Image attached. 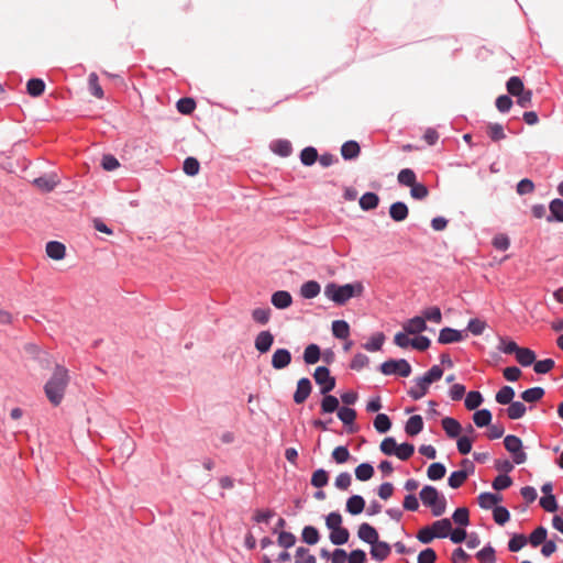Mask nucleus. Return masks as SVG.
<instances>
[{"instance_id": "1", "label": "nucleus", "mask_w": 563, "mask_h": 563, "mask_svg": "<svg viewBox=\"0 0 563 563\" xmlns=\"http://www.w3.org/2000/svg\"><path fill=\"white\" fill-rule=\"evenodd\" d=\"M364 292V285L361 282L338 285L329 283L324 287V296L339 306L345 305L351 298L361 297Z\"/></svg>"}, {"instance_id": "2", "label": "nucleus", "mask_w": 563, "mask_h": 563, "mask_svg": "<svg viewBox=\"0 0 563 563\" xmlns=\"http://www.w3.org/2000/svg\"><path fill=\"white\" fill-rule=\"evenodd\" d=\"M68 382L69 376L67 368L57 365L52 377L48 379L44 387L48 400L54 406H57L62 402Z\"/></svg>"}, {"instance_id": "3", "label": "nucleus", "mask_w": 563, "mask_h": 563, "mask_svg": "<svg viewBox=\"0 0 563 563\" xmlns=\"http://www.w3.org/2000/svg\"><path fill=\"white\" fill-rule=\"evenodd\" d=\"M443 369L439 365H433L423 376L413 379L415 385L408 390V395L413 400L424 397L429 390V386L441 379Z\"/></svg>"}, {"instance_id": "4", "label": "nucleus", "mask_w": 563, "mask_h": 563, "mask_svg": "<svg viewBox=\"0 0 563 563\" xmlns=\"http://www.w3.org/2000/svg\"><path fill=\"white\" fill-rule=\"evenodd\" d=\"M422 504L431 508L432 515L439 517L445 512L446 500L433 486H424L420 492Z\"/></svg>"}, {"instance_id": "5", "label": "nucleus", "mask_w": 563, "mask_h": 563, "mask_svg": "<svg viewBox=\"0 0 563 563\" xmlns=\"http://www.w3.org/2000/svg\"><path fill=\"white\" fill-rule=\"evenodd\" d=\"M507 91L509 95L517 98V103L521 108H529L532 104V91L525 89L523 81L517 77L512 76L508 79L507 84Z\"/></svg>"}, {"instance_id": "6", "label": "nucleus", "mask_w": 563, "mask_h": 563, "mask_svg": "<svg viewBox=\"0 0 563 563\" xmlns=\"http://www.w3.org/2000/svg\"><path fill=\"white\" fill-rule=\"evenodd\" d=\"M411 365L404 358L388 360L380 365V372L384 375H399L408 377L411 374Z\"/></svg>"}, {"instance_id": "7", "label": "nucleus", "mask_w": 563, "mask_h": 563, "mask_svg": "<svg viewBox=\"0 0 563 563\" xmlns=\"http://www.w3.org/2000/svg\"><path fill=\"white\" fill-rule=\"evenodd\" d=\"M506 450L512 454L516 464H522L527 460V454L522 451V441L516 435H507L504 439Z\"/></svg>"}, {"instance_id": "8", "label": "nucleus", "mask_w": 563, "mask_h": 563, "mask_svg": "<svg viewBox=\"0 0 563 563\" xmlns=\"http://www.w3.org/2000/svg\"><path fill=\"white\" fill-rule=\"evenodd\" d=\"M335 387V378L325 366H319V393L325 395Z\"/></svg>"}, {"instance_id": "9", "label": "nucleus", "mask_w": 563, "mask_h": 563, "mask_svg": "<svg viewBox=\"0 0 563 563\" xmlns=\"http://www.w3.org/2000/svg\"><path fill=\"white\" fill-rule=\"evenodd\" d=\"M274 343V335L271 331H261L254 340V346L260 354L267 353Z\"/></svg>"}, {"instance_id": "10", "label": "nucleus", "mask_w": 563, "mask_h": 563, "mask_svg": "<svg viewBox=\"0 0 563 563\" xmlns=\"http://www.w3.org/2000/svg\"><path fill=\"white\" fill-rule=\"evenodd\" d=\"M59 178L55 173H51L34 179V185L43 192L53 191L59 184Z\"/></svg>"}, {"instance_id": "11", "label": "nucleus", "mask_w": 563, "mask_h": 563, "mask_svg": "<svg viewBox=\"0 0 563 563\" xmlns=\"http://www.w3.org/2000/svg\"><path fill=\"white\" fill-rule=\"evenodd\" d=\"M312 390V384L309 378H300L294 394V401L298 405L303 404Z\"/></svg>"}, {"instance_id": "12", "label": "nucleus", "mask_w": 563, "mask_h": 563, "mask_svg": "<svg viewBox=\"0 0 563 563\" xmlns=\"http://www.w3.org/2000/svg\"><path fill=\"white\" fill-rule=\"evenodd\" d=\"M269 150L280 157H288L292 153V145L286 139H276L269 143Z\"/></svg>"}, {"instance_id": "13", "label": "nucleus", "mask_w": 563, "mask_h": 563, "mask_svg": "<svg viewBox=\"0 0 563 563\" xmlns=\"http://www.w3.org/2000/svg\"><path fill=\"white\" fill-rule=\"evenodd\" d=\"M291 362V353L287 349H277L272 356V366L275 369H283Z\"/></svg>"}, {"instance_id": "14", "label": "nucleus", "mask_w": 563, "mask_h": 563, "mask_svg": "<svg viewBox=\"0 0 563 563\" xmlns=\"http://www.w3.org/2000/svg\"><path fill=\"white\" fill-rule=\"evenodd\" d=\"M390 545L385 541L376 540V543L371 544V555L374 560L383 562L390 554Z\"/></svg>"}, {"instance_id": "15", "label": "nucleus", "mask_w": 563, "mask_h": 563, "mask_svg": "<svg viewBox=\"0 0 563 563\" xmlns=\"http://www.w3.org/2000/svg\"><path fill=\"white\" fill-rule=\"evenodd\" d=\"M404 331L408 334H419L427 330V323L422 317H413L402 324Z\"/></svg>"}, {"instance_id": "16", "label": "nucleus", "mask_w": 563, "mask_h": 563, "mask_svg": "<svg viewBox=\"0 0 563 563\" xmlns=\"http://www.w3.org/2000/svg\"><path fill=\"white\" fill-rule=\"evenodd\" d=\"M357 537L362 541L372 544L376 543V540H378V532L369 523L364 522L358 527Z\"/></svg>"}, {"instance_id": "17", "label": "nucleus", "mask_w": 563, "mask_h": 563, "mask_svg": "<svg viewBox=\"0 0 563 563\" xmlns=\"http://www.w3.org/2000/svg\"><path fill=\"white\" fill-rule=\"evenodd\" d=\"M463 340V335L459 330L452 328H443L438 338V342L441 344H450L460 342Z\"/></svg>"}, {"instance_id": "18", "label": "nucleus", "mask_w": 563, "mask_h": 563, "mask_svg": "<svg viewBox=\"0 0 563 563\" xmlns=\"http://www.w3.org/2000/svg\"><path fill=\"white\" fill-rule=\"evenodd\" d=\"M271 301H272V305L275 308H277V309H286V308H288L291 305L292 298H291V295L288 291H286V290H278V291H275L272 295Z\"/></svg>"}, {"instance_id": "19", "label": "nucleus", "mask_w": 563, "mask_h": 563, "mask_svg": "<svg viewBox=\"0 0 563 563\" xmlns=\"http://www.w3.org/2000/svg\"><path fill=\"white\" fill-rule=\"evenodd\" d=\"M409 209L405 202L397 201L389 207V216L396 222H401L407 219Z\"/></svg>"}, {"instance_id": "20", "label": "nucleus", "mask_w": 563, "mask_h": 563, "mask_svg": "<svg viewBox=\"0 0 563 563\" xmlns=\"http://www.w3.org/2000/svg\"><path fill=\"white\" fill-rule=\"evenodd\" d=\"M46 254L48 257L59 261L65 257L66 247L58 241H49L46 244Z\"/></svg>"}, {"instance_id": "21", "label": "nucleus", "mask_w": 563, "mask_h": 563, "mask_svg": "<svg viewBox=\"0 0 563 563\" xmlns=\"http://www.w3.org/2000/svg\"><path fill=\"white\" fill-rule=\"evenodd\" d=\"M442 428L449 438H457L461 433L462 427L460 422L451 417H445L441 421Z\"/></svg>"}, {"instance_id": "22", "label": "nucleus", "mask_w": 563, "mask_h": 563, "mask_svg": "<svg viewBox=\"0 0 563 563\" xmlns=\"http://www.w3.org/2000/svg\"><path fill=\"white\" fill-rule=\"evenodd\" d=\"M430 527L437 538H446L452 530V523L448 518L437 520Z\"/></svg>"}, {"instance_id": "23", "label": "nucleus", "mask_w": 563, "mask_h": 563, "mask_svg": "<svg viewBox=\"0 0 563 563\" xmlns=\"http://www.w3.org/2000/svg\"><path fill=\"white\" fill-rule=\"evenodd\" d=\"M423 429V420L419 415L412 416L408 419L405 426V431L408 435L415 437Z\"/></svg>"}, {"instance_id": "24", "label": "nucleus", "mask_w": 563, "mask_h": 563, "mask_svg": "<svg viewBox=\"0 0 563 563\" xmlns=\"http://www.w3.org/2000/svg\"><path fill=\"white\" fill-rule=\"evenodd\" d=\"M330 541L335 545H342L349 541L350 532L346 528L340 526L330 530Z\"/></svg>"}, {"instance_id": "25", "label": "nucleus", "mask_w": 563, "mask_h": 563, "mask_svg": "<svg viewBox=\"0 0 563 563\" xmlns=\"http://www.w3.org/2000/svg\"><path fill=\"white\" fill-rule=\"evenodd\" d=\"M361 148L356 141H347L341 147V155L344 159H354L360 155Z\"/></svg>"}, {"instance_id": "26", "label": "nucleus", "mask_w": 563, "mask_h": 563, "mask_svg": "<svg viewBox=\"0 0 563 563\" xmlns=\"http://www.w3.org/2000/svg\"><path fill=\"white\" fill-rule=\"evenodd\" d=\"M332 334L340 340H346L350 336V325L344 320L332 322Z\"/></svg>"}, {"instance_id": "27", "label": "nucleus", "mask_w": 563, "mask_h": 563, "mask_svg": "<svg viewBox=\"0 0 563 563\" xmlns=\"http://www.w3.org/2000/svg\"><path fill=\"white\" fill-rule=\"evenodd\" d=\"M358 203L362 210L369 211L377 208L379 197L374 192H366L360 198Z\"/></svg>"}, {"instance_id": "28", "label": "nucleus", "mask_w": 563, "mask_h": 563, "mask_svg": "<svg viewBox=\"0 0 563 563\" xmlns=\"http://www.w3.org/2000/svg\"><path fill=\"white\" fill-rule=\"evenodd\" d=\"M365 501L362 496L354 495L346 501V510L351 515H358L364 510Z\"/></svg>"}, {"instance_id": "29", "label": "nucleus", "mask_w": 563, "mask_h": 563, "mask_svg": "<svg viewBox=\"0 0 563 563\" xmlns=\"http://www.w3.org/2000/svg\"><path fill=\"white\" fill-rule=\"evenodd\" d=\"M478 505L484 509H489L501 500V496L492 493H482L477 497Z\"/></svg>"}, {"instance_id": "30", "label": "nucleus", "mask_w": 563, "mask_h": 563, "mask_svg": "<svg viewBox=\"0 0 563 563\" xmlns=\"http://www.w3.org/2000/svg\"><path fill=\"white\" fill-rule=\"evenodd\" d=\"M516 360L522 366H530L536 361V353L528 347H520L516 354Z\"/></svg>"}, {"instance_id": "31", "label": "nucleus", "mask_w": 563, "mask_h": 563, "mask_svg": "<svg viewBox=\"0 0 563 563\" xmlns=\"http://www.w3.org/2000/svg\"><path fill=\"white\" fill-rule=\"evenodd\" d=\"M507 416L511 420L520 419L525 416L527 408L521 401H511L508 404Z\"/></svg>"}, {"instance_id": "32", "label": "nucleus", "mask_w": 563, "mask_h": 563, "mask_svg": "<svg viewBox=\"0 0 563 563\" xmlns=\"http://www.w3.org/2000/svg\"><path fill=\"white\" fill-rule=\"evenodd\" d=\"M473 421L478 428L488 427L492 422V412L488 409L477 410L473 415Z\"/></svg>"}, {"instance_id": "33", "label": "nucleus", "mask_w": 563, "mask_h": 563, "mask_svg": "<svg viewBox=\"0 0 563 563\" xmlns=\"http://www.w3.org/2000/svg\"><path fill=\"white\" fill-rule=\"evenodd\" d=\"M26 90L30 96L38 97L45 90V82L40 78H32L26 84Z\"/></svg>"}, {"instance_id": "34", "label": "nucleus", "mask_w": 563, "mask_h": 563, "mask_svg": "<svg viewBox=\"0 0 563 563\" xmlns=\"http://www.w3.org/2000/svg\"><path fill=\"white\" fill-rule=\"evenodd\" d=\"M514 397V388L510 386H504L497 391L495 399L500 405H508L512 401Z\"/></svg>"}, {"instance_id": "35", "label": "nucleus", "mask_w": 563, "mask_h": 563, "mask_svg": "<svg viewBox=\"0 0 563 563\" xmlns=\"http://www.w3.org/2000/svg\"><path fill=\"white\" fill-rule=\"evenodd\" d=\"M88 87H89V91L90 93L98 98V99H102L104 93H103V90L101 88V86L99 85V78H98V75L96 73H91L89 74L88 76Z\"/></svg>"}, {"instance_id": "36", "label": "nucleus", "mask_w": 563, "mask_h": 563, "mask_svg": "<svg viewBox=\"0 0 563 563\" xmlns=\"http://www.w3.org/2000/svg\"><path fill=\"white\" fill-rule=\"evenodd\" d=\"M486 132L490 140L494 142H498L506 139L504 126L499 123L487 124Z\"/></svg>"}, {"instance_id": "37", "label": "nucleus", "mask_w": 563, "mask_h": 563, "mask_svg": "<svg viewBox=\"0 0 563 563\" xmlns=\"http://www.w3.org/2000/svg\"><path fill=\"white\" fill-rule=\"evenodd\" d=\"M550 212L551 216L548 218V221H552L555 219L556 221L563 222V200L554 199L550 202Z\"/></svg>"}, {"instance_id": "38", "label": "nucleus", "mask_w": 563, "mask_h": 563, "mask_svg": "<svg viewBox=\"0 0 563 563\" xmlns=\"http://www.w3.org/2000/svg\"><path fill=\"white\" fill-rule=\"evenodd\" d=\"M271 308L266 307V308H255L253 311H252V319L254 322L261 324V325H265L266 323H268L269 319H271Z\"/></svg>"}, {"instance_id": "39", "label": "nucleus", "mask_w": 563, "mask_h": 563, "mask_svg": "<svg viewBox=\"0 0 563 563\" xmlns=\"http://www.w3.org/2000/svg\"><path fill=\"white\" fill-rule=\"evenodd\" d=\"M544 396L542 387H532L521 393L522 400L527 402H537Z\"/></svg>"}, {"instance_id": "40", "label": "nucleus", "mask_w": 563, "mask_h": 563, "mask_svg": "<svg viewBox=\"0 0 563 563\" xmlns=\"http://www.w3.org/2000/svg\"><path fill=\"white\" fill-rule=\"evenodd\" d=\"M321 409L323 412L327 413L338 411L340 409L339 399L332 395L325 394L323 399L321 400Z\"/></svg>"}, {"instance_id": "41", "label": "nucleus", "mask_w": 563, "mask_h": 563, "mask_svg": "<svg viewBox=\"0 0 563 563\" xmlns=\"http://www.w3.org/2000/svg\"><path fill=\"white\" fill-rule=\"evenodd\" d=\"M374 467L368 463H362L355 468V476L358 481L365 482L373 477Z\"/></svg>"}, {"instance_id": "42", "label": "nucleus", "mask_w": 563, "mask_h": 563, "mask_svg": "<svg viewBox=\"0 0 563 563\" xmlns=\"http://www.w3.org/2000/svg\"><path fill=\"white\" fill-rule=\"evenodd\" d=\"M476 559L481 563H494L496 561V552L492 545H487L476 553Z\"/></svg>"}, {"instance_id": "43", "label": "nucleus", "mask_w": 563, "mask_h": 563, "mask_svg": "<svg viewBox=\"0 0 563 563\" xmlns=\"http://www.w3.org/2000/svg\"><path fill=\"white\" fill-rule=\"evenodd\" d=\"M391 427V421L389 417L385 413H378L374 419V428L379 433L387 432Z\"/></svg>"}, {"instance_id": "44", "label": "nucleus", "mask_w": 563, "mask_h": 563, "mask_svg": "<svg viewBox=\"0 0 563 563\" xmlns=\"http://www.w3.org/2000/svg\"><path fill=\"white\" fill-rule=\"evenodd\" d=\"M446 468L441 463H432L427 471V475L431 481H439L444 477Z\"/></svg>"}, {"instance_id": "45", "label": "nucleus", "mask_w": 563, "mask_h": 563, "mask_svg": "<svg viewBox=\"0 0 563 563\" xmlns=\"http://www.w3.org/2000/svg\"><path fill=\"white\" fill-rule=\"evenodd\" d=\"M467 476H468V473L466 471L453 472L448 479L449 486L454 489L461 487L464 484V482L467 479Z\"/></svg>"}, {"instance_id": "46", "label": "nucleus", "mask_w": 563, "mask_h": 563, "mask_svg": "<svg viewBox=\"0 0 563 563\" xmlns=\"http://www.w3.org/2000/svg\"><path fill=\"white\" fill-rule=\"evenodd\" d=\"M177 110L181 114H190L196 109V102L192 98H180L176 103Z\"/></svg>"}, {"instance_id": "47", "label": "nucleus", "mask_w": 563, "mask_h": 563, "mask_svg": "<svg viewBox=\"0 0 563 563\" xmlns=\"http://www.w3.org/2000/svg\"><path fill=\"white\" fill-rule=\"evenodd\" d=\"M338 418L345 424L350 426L354 423L356 419V411L349 407H341L338 410Z\"/></svg>"}, {"instance_id": "48", "label": "nucleus", "mask_w": 563, "mask_h": 563, "mask_svg": "<svg viewBox=\"0 0 563 563\" xmlns=\"http://www.w3.org/2000/svg\"><path fill=\"white\" fill-rule=\"evenodd\" d=\"M300 161L305 166H311L317 162V148L308 146L300 153Z\"/></svg>"}, {"instance_id": "49", "label": "nucleus", "mask_w": 563, "mask_h": 563, "mask_svg": "<svg viewBox=\"0 0 563 563\" xmlns=\"http://www.w3.org/2000/svg\"><path fill=\"white\" fill-rule=\"evenodd\" d=\"M548 531L544 527H538L529 537L532 547H538L547 541Z\"/></svg>"}, {"instance_id": "50", "label": "nucleus", "mask_w": 563, "mask_h": 563, "mask_svg": "<svg viewBox=\"0 0 563 563\" xmlns=\"http://www.w3.org/2000/svg\"><path fill=\"white\" fill-rule=\"evenodd\" d=\"M483 402V396L479 391H470L465 398V407L468 410L478 408Z\"/></svg>"}, {"instance_id": "51", "label": "nucleus", "mask_w": 563, "mask_h": 563, "mask_svg": "<svg viewBox=\"0 0 563 563\" xmlns=\"http://www.w3.org/2000/svg\"><path fill=\"white\" fill-rule=\"evenodd\" d=\"M296 563H316V558L309 551V549L299 547L295 553Z\"/></svg>"}, {"instance_id": "52", "label": "nucleus", "mask_w": 563, "mask_h": 563, "mask_svg": "<svg viewBox=\"0 0 563 563\" xmlns=\"http://www.w3.org/2000/svg\"><path fill=\"white\" fill-rule=\"evenodd\" d=\"M200 164L197 158L189 156L184 161L183 170L188 176H195L199 173Z\"/></svg>"}, {"instance_id": "53", "label": "nucleus", "mask_w": 563, "mask_h": 563, "mask_svg": "<svg viewBox=\"0 0 563 563\" xmlns=\"http://www.w3.org/2000/svg\"><path fill=\"white\" fill-rule=\"evenodd\" d=\"M384 340H385V335L382 332H379V333H376L375 335H373L371 338V340L368 342H366L363 346L365 350H367L369 352H376L382 349Z\"/></svg>"}, {"instance_id": "54", "label": "nucleus", "mask_w": 563, "mask_h": 563, "mask_svg": "<svg viewBox=\"0 0 563 563\" xmlns=\"http://www.w3.org/2000/svg\"><path fill=\"white\" fill-rule=\"evenodd\" d=\"M398 181L404 186H413L417 183L415 172L410 168L401 169L398 174Z\"/></svg>"}, {"instance_id": "55", "label": "nucleus", "mask_w": 563, "mask_h": 563, "mask_svg": "<svg viewBox=\"0 0 563 563\" xmlns=\"http://www.w3.org/2000/svg\"><path fill=\"white\" fill-rule=\"evenodd\" d=\"M453 521L456 525H460L462 527H466L470 523V514L468 509L465 507L457 508L452 516Z\"/></svg>"}, {"instance_id": "56", "label": "nucleus", "mask_w": 563, "mask_h": 563, "mask_svg": "<svg viewBox=\"0 0 563 563\" xmlns=\"http://www.w3.org/2000/svg\"><path fill=\"white\" fill-rule=\"evenodd\" d=\"M413 452L415 446L412 444L402 443L400 445L397 444L395 455L401 461H407L412 456Z\"/></svg>"}, {"instance_id": "57", "label": "nucleus", "mask_w": 563, "mask_h": 563, "mask_svg": "<svg viewBox=\"0 0 563 563\" xmlns=\"http://www.w3.org/2000/svg\"><path fill=\"white\" fill-rule=\"evenodd\" d=\"M296 537L291 532L282 531L278 533L277 543L284 549H289L295 545Z\"/></svg>"}, {"instance_id": "58", "label": "nucleus", "mask_w": 563, "mask_h": 563, "mask_svg": "<svg viewBox=\"0 0 563 563\" xmlns=\"http://www.w3.org/2000/svg\"><path fill=\"white\" fill-rule=\"evenodd\" d=\"M533 369L537 374H547L549 373L555 365L552 358H545L541 361H534Z\"/></svg>"}, {"instance_id": "59", "label": "nucleus", "mask_w": 563, "mask_h": 563, "mask_svg": "<svg viewBox=\"0 0 563 563\" xmlns=\"http://www.w3.org/2000/svg\"><path fill=\"white\" fill-rule=\"evenodd\" d=\"M493 517L496 523L503 526L509 520L510 514L505 507L496 506L493 510Z\"/></svg>"}, {"instance_id": "60", "label": "nucleus", "mask_w": 563, "mask_h": 563, "mask_svg": "<svg viewBox=\"0 0 563 563\" xmlns=\"http://www.w3.org/2000/svg\"><path fill=\"white\" fill-rule=\"evenodd\" d=\"M380 451L385 455H395L396 449H397V442L394 438L388 437L385 438L379 445Z\"/></svg>"}, {"instance_id": "61", "label": "nucleus", "mask_w": 563, "mask_h": 563, "mask_svg": "<svg viewBox=\"0 0 563 563\" xmlns=\"http://www.w3.org/2000/svg\"><path fill=\"white\" fill-rule=\"evenodd\" d=\"M300 294L303 298L312 299L317 297V280H309L301 286Z\"/></svg>"}, {"instance_id": "62", "label": "nucleus", "mask_w": 563, "mask_h": 563, "mask_svg": "<svg viewBox=\"0 0 563 563\" xmlns=\"http://www.w3.org/2000/svg\"><path fill=\"white\" fill-rule=\"evenodd\" d=\"M422 318H424V321L429 320L435 323H441L442 313L439 307H431L422 312Z\"/></svg>"}, {"instance_id": "63", "label": "nucleus", "mask_w": 563, "mask_h": 563, "mask_svg": "<svg viewBox=\"0 0 563 563\" xmlns=\"http://www.w3.org/2000/svg\"><path fill=\"white\" fill-rule=\"evenodd\" d=\"M527 544V538L523 534H515L508 542V549L511 552H518Z\"/></svg>"}, {"instance_id": "64", "label": "nucleus", "mask_w": 563, "mask_h": 563, "mask_svg": "<svg viewBox=\"0 0 563 563\" xmlns=\"http://www.w3.org/2000/svg\"><path fill=\"white\" fill-rule=\"evenodd\" d=\"M437 561V553L433 549L428 548L422 550L417 558L418 563H434Z\"/></svg>"}]
</instances>
